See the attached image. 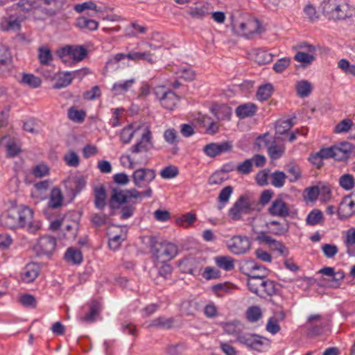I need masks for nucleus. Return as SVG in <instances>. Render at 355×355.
I'll use <instances>...</instances> for the list:
<instances>
[{"mask_svg": "<svg viewBox=\"0 0 355 355\" xmlns=\"http://www.w3.org/2000/svg\"><path fill=\"white\" fill-rule=\"evenodd\" d=\"M91 220L94 226L99 227L108 223L109 217L105 214L97 213L92 216Z\"/></svg>", "mask_w": 355, "mask_h": 355, "instance_id": "e2e57ef3", "label": "nucleus"}, {"mask_svg": "<svg viewBox=\"0 0 355 355\" xmlns=\"http://www.w3.org/2000/svg\"><path fill=\"white\" fill-rule=\"evenodd\" d=\"M232 144L229 141L210 143L203 148V152L209 157H214L232 150Z\"/></svg>", "mask_w": 355, "mask_h": 355, "instance_id": "f3484780", "label": "nucleus"}, {"mask_svg": "<svg viewBox=\"0 0 355 355\" xmlns=\"http://www.w3.org/2000/svg\"><path fill=\"white\" fill-rule=\"evenodd\" d=\"M251 349L261 352L270 345V340L264 337L255 334Z\"/></svg>", "mask_w": 355, "mask_h": 355, "instance_id": "a18cd8bd", "label": "nucleus"}, {"mask_svg": "<svg viewBox=\"0 0 355 355\" xmlns=\"http://www.w3.org/2000/svg\"><path fill=\"white\" fill-rule=\"evenodd\" d=\"M174 320L172 318L158 317L150 323V327H156L163 329H170Z\"/></svg>", "mask_w": 355, "mask_h": 355, "instance_id": "5fc2aeb1", "label": "nucleus"}, {"mask_svg": "<svg viewBox=\"0 0 355 355\" xmlns=\"http://www.w3.org/2000/svg\"><path fill=\"white\" fill-rule=\"evenodd\" d=\"M126 239V232L121 230L119 234L110 236L108 241L109 248L112 250L119 248L121 243Z\"/></svg>", "mask_w": 355, "mask_h": 355, "instance_id": "8fccbe9b", "label": "nucleus"}, {"mask_svg": "<svg viewBox=\"0 0 355 355\" xmlns=\"http://www.w3.org/2000/svg\"><path fill=\"white\" fill-rule=\"evenodd\" d=\"M3 28L6 31H17L20 28V22L13 16H10L2 23Z\"/></svg>", "mask_w": 355, "mask_h": 355, "instance_id": "052dcab7", "label": "nucleus"}, {"mask_svg": "<svg viewBox=\"0 0 355 355\" xmlns=\"http://www.w3.org/2000/svg\"><path fill=\"white\" fill-rule=\"evenodd\" d=\"M308 334L310 336L320 335L329 329V321L320 314L311 315L307 320Z\"/></svg>", "mask_w": 355, "mask_h": 355, "instance_id": "9d476101", "label": "nucleus"}, {"mask_svg": "<svg viewBox=\"0 0 355 355\" xmlns=\"http://www.w3.org/2000/svg\"><path fill=\"white\" fill-rule=\"evenodd\" d=\"M338 216L341 220L351 217L355 213V202L351 196H345L339 205Z\"/></svg>", "mask_w": 355, "mask_h": 355, "instance_id": "6ab92c4d", "label": "nucleus"}, {"mask_svg": "<svg viewBox=\"0 0 355 355\" xmlns=\"http://www.w3.org/2000/svg\"><path fill=\"white\" fill-rule=\"evenodd\" d=\"M64 259L73 264H80L83 261V254L80 250L69 248L64 254Z\"/></svg>", "mask_w": 355, "mask_h": 355, "instance_id": "2f4dec72", "label": "nucleus"}, {"mask_svg": "<svg viewBox=\"0 0 355 355\" xmlns=\"http://www.w3.org/2000/svg\"><path fill=\"white\" fill-rule=\"evenodd\" d=\"M95 206L96 208L103 209L105 206V189L103 186L96 187L94 189Z\"/></svg>", "mask_w": 355, "mask_h": 355, "instance_id": "e433bc0d", "label": "nucleus"}, {"mask_svg": "<svg viewBox=\"0 0 355 355\" xmlns=\"http://www.w3.org/2000/svg\"><path fill=\"white\" fill-rule=\"evenodd\" d=\"M325 150H327V148H322L319 152L311 155L309 158V162L317 168H320L323 164V159L329 158V154L324 152Z\"/></svg>", "mask_w": 355, "mask_h": 355, "instance_id": "4c0bfd02", "label": "nucleus"}, {"mask_svg": "<svg viewBox=\"0 0 355 355\" xmlns=\"http://www.w3.org/2000/svg\"><path fill=\"white\" fill-rule=\"evenodd\" d=\"M87 53V49L83 46L67 45L57 51L58 55L67 62L66 58L72 59L75 62L83 60Z\"/></svg>", "mask_w": 355, "mask_h": 355, "instance_id": "9b49d317", "label": "nucleus"}, {"mask_svg": "<svg viewBox=\"0 0 355 355\" xmlns=\"http://www.w3.org/2000/svg\"><path fill=\"white\" fill-rule=\"evenodd\" d=\"M128 59L132 60L134 62L143 60L147 62L150 64H153L156 62L154 55L151 53L150 51L140 52L132 51L128 53Z\"/></svg>", "mask_w": 355, "mask_h": 355, "instance_id": "393cba45", "label": "nucleus"}, {"mask_svg": "<svg viewBox=\"0 0 355 355\" xmlns=\"http://www.w3.org/2000/svg\"><path fill=\"white\" fill-rule=\"evenodd\" d=\"M314 53H309L305 51H297L295 55L294 59L302 63L304 67L310 64L315 59Z\"/></svg>", "mask_w": 355, "mask_h": 355, "instance_id": "09e8293b", "label": "nucleus"}, {"mask_svg": "<svg viewBox=\"0 0 355 355\" xmlns=\"http://www.w3.org/2000/svg\"><path fill=\"white\" fill-rule=\"evenodd\" d=\"M38 59L43 65H49L53 60L50 49L47 46H41L38 49Z\"/></svg>", "mask_w": 355, "mask_h": 355, "instance_id": "37998d69", "label": "nucleus"}, {"mask_svg": "<svg viewBox=\"0 0 355 355\" xmlns=\"http://www.w3.org/2000/svg\"><path fill=\"white\" fill-rule=\"evenodd\" d=\"M294 123L292 119H280L276 122L275 130L279 135H284L289 130L293 125Z\"/></svg>", "mask_w": 355, "mask_h": 355, "instance_id": "de8ad7c7", "label": "nucleus"}, {"mask_svg": "<svg viewBox=\"0 0 355 355\" xmlns=\"http://www.w3.org/2000/svg\"><path fill=\"white\" fill-rule=\"evenodd\" d=\"M139 126L134 124H130L123 128L120 134L121 141L123 144H129L136 131L139 130Z\"/></svg>", "mask_w": 355, "mask_h": 355, "instance_id": "72a5a7b5", "label": "nucleus"}, {"mask_svg": "<svg viewBox=\"0 0 355 355\" xmlns=\"http://www.w3.org/2000/svg\"><path fill=\"white\" fill-rule=\"evenodd\" d=\"M251 245V239L242 235L232 236L227 243L228 250L235 255L246 254L250 250Z\"/></svg>", "mask_w": 355, "mask_h": 355, "instance_id": "1a4fd4ad", "label": "nucleus"}, {"mask_svg": "<svg viewBox=\"0 0 355 355\" xmlns=\"http://www.w3.org/2000/svg\"><path fill=\"white\" fill-rule=\"evenodd\" d=\"M251 209L248 198L241 196L229 209V216L234 220L241 218L243 214H248Z\"/></svg>", "mask_w": 355, "mask_h": 355, "instance_id": "ddd939ff", "label": "nucleus"}, {"mask_svg": "<svg viewBox=\"0 0 355 355\" xmlns=\"http://www.w3.org/2000/svg\"><path fill=\"white\" fill-rule=\"evenodd\" d=\"M112 200L119 204L128 201L126 190L114 189L112 194Z\"/></svg>", "mask_w": 355, "mask_h": 355, "instance_id": "774afa93", "label": "nucleus"}, {"mask_svg": "<svg viewBox=\"0 0 355 355\" xmlns=\"http://www.w3.org/2000/svg\"><path fill=\"white\" fill-rule=\"evenodd\" d=\"M153 146L152 132L148 128H146L143 132L141 139L130 148L133 154L131 155L123 156L122 159H126L129 164L128 168H133L136 164L141 163L137 158V155L142 153H147Z\"/></svg>", "mask_w": 355, "mask_h": 355, "instance_id": "423d86ee", "label": "nucleus"}, {"mask_svg": "<svg viewBox=\"0 0 355 355\" xmlns=\"http://www.w3.org/2000/svg\"><path fill=\"white\" fill-rule=\"evenodd\" d=\"M63 160L70 167H77L80 164V158L78 154L73 150L66 153L63 157Z\"/></svg>", "mask_w": 355, "mask_h": 355, "instance_id": "6e6d98bb", "label": "nucleus"}, {"mask_svg": "<svg viewBox=\"0 0 355 355\" xmlns=\"http://www.w3.org/2000/svg\"><path fill=\"white\" fill-rule=\"evenodd\" d=\"M101 310V303L97 300H92L88 304V311L80 315L79 320L83 322H93L99 315Z\"/></svg>", "mask_w": 355, "mask_h": 355, "instance_id": "aec40b11", "label": "nucleus"}, {"mask_svg": "<svg viewBox=\"0 0 355 355\" xmlns=\"http://www.w3.org/2000/svg\"><path fill=\"white\" fill-rule=\"evenodd\" d=\"M231 26L234 34L248 39L252 38L263 31L260 21L248 14L232 16Z\"/></svg>", "mask_w": 355, "mask_h": 355, "instance_id": "7ed1b4c3", "label": "nucleus"}, {"mask_svg": "<svg viewBox=\"0 0 355 355\" xmlns=\"http://www.w3.org/2000/svg\"><path fill=\"white\" fill-rule=\"evenodd\" d=\"M214 259L216 266L225 271H231L235 267V260L230 256H217Z\"/></svg>", "mask_w": 355, "mask_h": 355, "instance_id": "bb28decb", "label": "nucleus"}, {"mask_svg": "<svg viewBox=\"0 0 355 355\" xmlns=\"http://www.w3.org/2000/svg\"><path fill=\"white\" fill-rule=\"evenodd\" d=\"M159 174L163 179H172L179 174V170L177 166L174 165H169L164 167L160 171Z\"/></svg>", "mask_w": 355, "mask_h": 355, "instance_id": "bf43d9fd", "label": "nucleus"}, {"mask_svg": "<svg viewBox=\"0 0 355 355\" xmlns=\"http://www.w3.org/2000/svg\"><path fill=\"white\" fill-rule=\"evenodd\" d=\"M329 158H334L337 161H347L352 154H355V146L352 144L344 141L339 144L327 148Z\"/></svg>", "mask_w": 355, "mask_h": 355, "instance_id": "6e6552de", "label": "nucleus"}, {"mask_svg": "<svg viewBox=\"0 0 355 355\" xmlns=\"http://www.w3.org/2000/svg\"><path fill=\"white\" fill-rule=\"evenodd\" d=\"M64 196L62 191L58 187H53L51 191L48 205L53 209H57L62 206Z\"/></svg>", "mask_w": 355, "mask_h": 355, "instance_id": "a878e982", "label": "nucleus"}, {"mask_svg": "<svg viewBox=\"0 0 355 355\" xmlns=\"http://www.w3.org/2000/svg\"><path fill=\"white\" fill-rule=\"evenodd\" d=\"M257 110L258 107L254 103H246L239 105L235 110V113L237 117L243 119L254 116Z\"/></svg>", "mask_w": 355, "mask_h": 355, "instance_id": "4be33fe9", "label": "nucleus"}, {"mask_svg": "<svg viewBox=\"0 0 355 355\" xmlns=\"http://www.w3.org/2000/svg\"><path fill=\"white\" fill-rule=\"evenodd\" d=\"M89 73V69L84 68L82 69L65 72L62 75L60 76L56 80V83L53 85L54 89H61L69 86L73 79L80 78L82 79L85 75Z\"/></svg>", "mask_w": 355, "mask_h": 355, "instance_id": "2eb2a0df", "label": "nucleus"}, {"mask_svg": "<svg viewBox=\"0 0 355 355\" xmlns=\"http://www.w3.org/2000/svg\"><path fill=\"white\" fill-rule=\"evenodd\" d=\"M232 193L233 187L231 186H227L220 191L218 197L219 209H222L226 205Z\"/></svg>", "mask_w": 355, "mask_h": 355, "instance_id": "79ce46f5", "label": "nucleus"}, {"mask_svg": "<svg viewBox=\"0 0 355 355\" xmlns=\"http://www.w3.org/2000/svg\"><path fill=\"white\" fill-rule=\"evenodd\" d=\"M76 26L81 30L96 31L98 28V22L85 17H80L76 19Z\"/></svg>", "mask_w": 355, "mask_h": 355, "instance_id": "c756f323", "label": "nucleus"}, {"mask_svg": "<svg viewBox=\"0 0 355 355\" xmlns=\"http://www.w3.org/2000/svg\"><path fill=\"white\" fill-rule=\"evenodd\" d=\"M22 83L33 88H37L40 86L41 80L33 74H24L22 77Z\"/></svg>", "mask_w": 355, "mask_h": 355, "instance_id": "0e129e2a", "label": "nucleus"}, {"mask_svg": "<svg viewBox=\"0 0 355 355\" xmlns=\"http://www.w3.org/2000/svg\"><path fill=\"white\" fill-rule=\"evenodd\" d=\"M150 252L157 264L158 263H167L175 258L178 253V249L177 245L173 243L166 241L151 240Z\"/></svg>", "mask_w": 355, "mask_h": 355, "instance_id": "39448f33", "label": "nucleus"}, {"mask_svg": "<svg viewBox=\"0 0 355 355\" xmlns=\"http://www.w3.org/2000/svg\"><path fill=\"white\" fill-rule=\"evenodd\" d=\"M268 214L272 216L287 218L291 213L289 205L281 197L275 198L268 209Z\"/></svg>", "mask_w": 355, "mask_h": 355, "instance_id": "dca6fc26", "label": "nucleus"}, {"mask_svg": "<svg viewBox=\"0 0 355 355\" xmlns=\"http://www.w3.org/2000/svg\"><path fill=\"white\" fill-rule=\"evenodd\" d=\"M303 12L305 18L312 23L317 21L320 17L319 12L317 11L315 6L311 3H308L304 7Z\"/></svg>", "mask_w": 355, "mask_h": 355, "instance_id": "49530a36", "label": "nucleus"}, {"mask_svg": "<svg viewBox=\"0 0 355 355\" xmlns=\"http://www.w3.org/2000/svg\"><path fill=\"white\" fill-rule=\"evenodd\" d=\"M272 91L273 87L270 83L261 85L257 92V98L259 101H266L271 96Z\"/></svg>", "mask_w": 355, "mask_h": 355, "instance_id": "a19ab883", "label": "nucleus"}, {"mask_svg": "<svg viewBox=\"0 0 355 355\" xmlns=\"http://www.w3.org/2000/svg\"><path fill=\"white\" fill-rule=\"evenodd\" d=\"M210 4L207 3H200L195 7H191L187 10V13L194 19H202L210 14Z\"/></svg>", "mask_w": 355, "mask_h": 355, "instance_id": "5701e85b", "label": "nucleus"}, {"mask_svg": "<svg viewBox=\"0 0 355 355\" xmlns=\"http://www.w3.org/2000/svg\"><path fill=\"white\" fill-rule=\"evenodd\" d=\"M270 183L275 188H282L286 182V175L283 171H275L270 175Z\"/></svg>", "mask_w": 355, "mask_h": 355, "instance_id": "58836bf2", "label": "nucleus"}, {"mask_svg": "<svg viewBox=\"0 0 355 355\" xmlns=\"http://www.w3.org/2000/svg\"><path fill=\"white\" fill-rule=\"evenodd\" d=\"M345 244L347 254L353 255L355 253V227L349 228L346 232Z\"/></svg>", "mask_w": 355, "mask_h": 355, "instance_id": "c9c22d12", "label": "nucleus"}, {"mask_svg": "<svg viewBox=\"0 0 355 355\" xmlns=\"http://www.w3.org/2000/svg\"><path fill=\"white\" fill-rule=\"evenodd\" d=\"M324 216L322 212L318 209H314L311 211L306 218V223L310 226H315L322 223Z\"/></svg>", "mask_w": 355, "mask_h": 355, "instance_id": "7c9ffc66", "label": "nucleus"}, {"mask_svg": "<svg viewBox=\"0 0 355 355\" xmlns=\"http://www.w3.org/2000/svg\"><path fill=\"white\" fill-rule=\"evenodd\" d=\"M297 94L301 98L307 97L312 92L313 87L308 80L298 81L295 85Z\"/></svg>", "mask_w": 355, "mask_h": 355, "instance_id": "f704fd0d", "label": "nucleus"}, {"mask_svg": "<svg viewBox=\"0 0 355 355\" xmlns=\"http://www.w3.org/2000/svg\"><path fill=\"white\" fill-rule=\"evenodd\" d=\"M40 272V267L37 263H27L20 272V280L24 283H31L35 280Z\"/></svg>", "mask_w": 355, "mask_h": 355, "instance_id": "a211bd4d", "label": "nucleus"}, {"mask_svg": "<svg viewBox=\"0 0 355 355\" xmlns=\"http://www.w3.org/2000/svg\"><path fill=\"white\" fill-rule=\"evenodd\" d=\"M147 31V28L143 25L139 24L137 21L132 22L126 28V33L131 37H137L139 34H145Z\"/></svg>", "mask_w": 355, "mask_h": 355, "instance_id": "c03bdc74", "label": "nucleus"}, {"mask_svg": "<svg viewBox=\"0 0 355 355\" xmlns=\"http://www.w3.org/2000/svg\"><path fill=\"white\" fill-rule=\"evenodd\" d=\"M85 112L81 110L71 107L68 111V117L74 122H82L85 118Z\"/></svg>", "mask_w": 355, "mask_h": 355, "instance_id": "680f3d73", "label": "nucleus"}, {"mask_svg": "<svg viewBox=\"0 0 355 355\" xmlns=\"http://www.w3.org/2000/svg\"><path fill=\"white\" fill-rule=\"evenodd\" d=\"M352 125L353 122L351 119H343L336 125L334 132L337 134L347 132L350 130Z\"/></svg>", "mask_w": 355, "mask_h": 355, "instance_id": "69168bd1", "label": "nucleus"}, {"mask_svg": "<svg viewBox=\"0 0 355 355\" xmlns=\"http://www.w3.org/2000/svg\"><path fill=\"white\" fill-rule=\"evenodd\" d=\"M245 315L249 322H254L261 319L262 317V311L259 306H252L247 309Z\"/></svg>", "mask_w": 355, "mask_h": 355, "instance_id": "864d4df0", "label": "nucleus"}, {"mask_svg": "<svg viewBox=\"0 0 355 355\" xmlns=\"http://www.w3.org/2000/svg\"><path fill=\"white\" fill-rule=\"evenodd\" d=\"M271 137L269 134H264L259 136L257 142L259 146H268V154L272 159H277L280 158L285 152V147L284 145H279L272 143L270 145Z\"/></svg>", "mask_w": 355, "mask_h": 355, "instance_id": "f8f14e48", "label": "nucleus"}, {"mask_svg": "<svg viewBox=\"0 0 355 355\" xmlns=\"http://www.w3.org/2000/svg\"><path fill=\"white\" fill-rule=\"evenodd\" d=\"M249 272L247 286L250 291L261 297L272 296L277 292V284L266 277L268 270L266 267L254 261L246 263Z\"/></svg>", "mask_w": 355, "mask_h": 355, "instance_id": "f257e3e1", "label": "nucleus"}, {"mask_svg": "<svg viewBox=\"0 0 355 355\" xmlns=\"http://www.w3.org/2000/svg\"><path fill=\"white\" fill-rule=\"evenodd\" d=\"M235 286L230 282H224L214 285L211 288L214 293L219 297H223L225 294L230 293Z\"/></svg>", "mask_w": 355, "mask_h": 355, "instance_id": "473e14b6", "label": "nucleus"}, {"mask_svg": "<svg viewBox=\"0 0 355 355\" xmlns=\"http://www.w3.org/2000/svg\"><path fill=\"white\" fill-rule=\"evenodd\" d=\"M212 112L219 121L229 120L232 115L231 109L227 105H221L214 107Z\"/></svg>", "mask_w": 355, "mask_h": 355, "instance_id": "ea45409f", "label": "nucleus"}, {"mask_svg": "<svg viewBox=\"0 0 355 355\" xmlns=\"http://www.w3.org/2000/svg\"><path fill=\"white\" fill-rule=\"evenodd\" d=\"M339 184L346 191L352 190L355 186L354 176L349 173L343 174L339 178Z\"/></svg>", "mask_w": 355, "mask_h": 355, "instance_id": "603ef678", "label": "nucleus"}, {"mask_svg": "<svg viewBox=\"0 0 355 355\" xmlns=\"http://www.w3.org/2000/svg\"><path fill=\"white\" fill-rule=\"evenodd\" d=\"M67 187L72 188L73 196L77 195L86 185L83 178H75L67 182Z\"/></svg>", "mask_w": 355, "mask_h": 355, "instance_id": "3c124183", "label": "nucleus"}, {"mask_svg": "<svg viewBox=\"0 0 355 355\" xmlns=\"http://www.w3.org/2000/svg\"><path fill=\"white\" fill-rule=\"evenodd\" d=\"M154 94L162 106L168 110L175 109L180 101V97L171 90L166 89L164 86L156 87Z\"/></svg>", "mask_w": 355, "mask_h": 355, "instance_id": "0eeeda50", "label": "nucleus"}, {"mask_svg": "<svg viewBox=\"0 0 355 355\" xmlns=\"http://www.w3.org/2000/svg\"><path fill=\"white\" fill-rule=\"evenodd\" d=\"M320 8L323 15L334 21L350 19L355 16V7L349 0H323Z\"/></svg>", "mask_w": 355, "mask_h": 355, "instance_id": "f03ea898", "label": "nucleus"}, {"mask_svg": "<svg viewBox=\"0 0 355 355\" xmlns=\"http://www.w3.org/2000/svg\"><path fill=\"white\" fill-rule=\"evenodd\" d=\"M221 327L226 334L235 336L236 339L242 333L243 326L241 323L237 320L222 323Z\"/></svg>", "mask_w": 355, "mask_h": 355, "instance_id": "cd10ccee", "label": "nucleus"}, {"mask_svg": "<svg viewBox=\"0 0 355 355\" xmlns=\"http://www.w3.org/2000/svg\"><path fill=\"white\" fill-rule=\"evenodd\" d=\"M175 73L178 78H182L187 81L193 80L196 76V73L193 70L189 67H184L179 68Z\"/></svg>", "mask_w": 355, "mask_h": 355, "instance_id": "4d7b16f0", "label": "nucleus"}, {"mask_svg": "<svg viewBox=\"0 0 355 355\" xmlns=\"http://www.w3.org/2000/svg\"><path fill=\"white\" fill-rule=\"evenodd\" d=\"M288 173L291 182H297L301 177V170L297 165L290 164L288 166Z\"/></svg>", "mask_w": 355, "mask_h": 355, "instance_id": "338daca9", "label": "nucleus"}, {"mask_svg": "<svg viewBox=\"0 0 355 355\" xmlns=\"http://www.w3.org/2000/svg\"><path fill=\"white\" fill-rule=\"evenodd\" d=\"M31 214L32 209L27 206L11 207L1 214L0 223L2 226L12 230L25 228Z\"/></svg>", "mask_w": 355, "mask_h": 355, "instance_id": "20e7f679", "label": "nucleus"}, {"mask_svg": "<svg viewBox=\"0 0 355 355\" xmlns=\"http://www.w3.org/2000/svg\"><path fill=\"white\" fill-rule=\"evenodd\" d=\"M12 58L8 49L0 45V66L7 67L12 64Z\"/></svg>", "mask_w": 355, "mask_h": 355, "instance_id": "13d9d810", "label": "nucleus"}, {"mask_svg": "<svg viewBox=\"0 0 355 355\" xmlns=\"http://www.w3.org/2000/svg\"><path fill=\"white\" fill-rule=\"evenodd\" d=\"M155 171L151 168H139L135 170L132 175L134 184L141 188L146 184H148L155 178Z\"/></svg>", "mask_w": 355, "mask_h": 355, "instance_id": "4468645a", "label": "nucleus"}, {"mask_svg": "<svg viewBox=\"0 0 355 355\" xmlns=\"http://www.w3.org/2000/svg\"><path fill=\"white\" fill-rule=\"evenodd\" d=\"M135 83V78H131L124 81H119L113 84L112 91L114 95H121L127 92Z\"/></svg>", "mask_w": 355, "mask_h": 355, "instance_id": "c85d7f7f", "label": "nucleus"}, {"mask_svg": "<svg viewBox=\"0 0 355 355\" xmlns=\"http://www.w3.org/2000/svg\"><path fill=\"white\" fill-rule=\"evenodd\" d=\"M38 247L44 254H50L56 247V239L51 236H43L38 241Z\"/></svg>", "mask_w": 355, "mask_h": 355, "instance_id": "b1692460", "label": "nucleus"}, {"mask_svg": "<svg viewBox=\"0 0 355 355\" xmlns=\"http://www.w3.org/2000/svg\"><path fill=\"white\" fill-rule=\"evenodd\" d=\"M266 227L271 234L278 236L286 234L290 228L289 223L287 220L279 222L275 220L268 222Z\"/></svg>", "mask_w": 355, "mask_h": 355, "instance_id": "412c9836", "label": "nucleus"}]
</instances>
